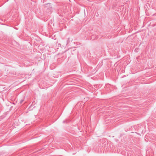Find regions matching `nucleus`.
<instances>
[{
  "mask_svg": "<svg viewBox=\"0 0 156 156\" xmlns=\"http://www.w3.org/2000/svg\"><path fill=\"white\" fill-rule=\"evenodd\" d=\"M106 144H104L102 146V147H105L106 146Z\"/></svg>",
  "mask_w": 156,
  "mask_h": 156,
  "instance_id": "f257e3e1",
  "label": "nucleus"
},
{
  "mask_svg": "<svg viewBox=\"0 0 156 156\" xmlns=\"http://www.w3.org/2000/svg\"><path fill=\"white\" fill-rule=\"evenodd\" d=\"M23 100H21L20 101V104H22L23 103Z\"/></svg>",
  "mask_w": 156,
  "mask_h": 156,
  "instance_id": "f03ea898",
  "label": "nucleus"
},
{
  "mask_svg": "<svg viewBox=\"0 0 156 156\" xmlns=\"http://www.w3.org/2000/svg\"><path fill=\"white\" fill-rule=\"evenodd\" d=\"M136 50H137V49L136 48L135 49V51H136Z\"/></svg>",
  "mask_w": 156,
  "mask_h": 156,
  "instance_id": "7ed1b4c3",
  "label": "nucleus"
}]
</instances>
